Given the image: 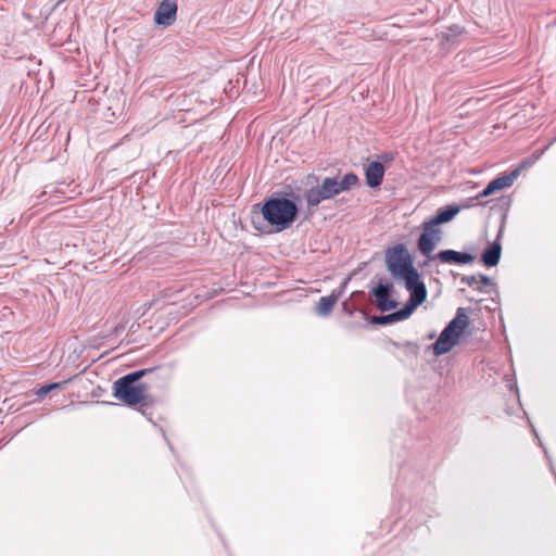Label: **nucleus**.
Here are the masks:
<instances>
[{
    "label": "nucleus",
    "mask_w": 556,
    "mask_h": 556,
    "mask_svg": "<svg viewBox=\"0 0 556 556\" xmlns=\"http://www.w3.org/2000/svg\"><path fill=\"white\" fill-rule=\"evenodd\" d=\"M493 194V191L486 186L475 199L486 198Z\"/></svg>",
    "instance_id": "20"
},
{
    "label": "nucleus",
    "mask_w": 556,
    "mask_h": 556,
    "mask_svg": "<svg viewBox=\"0 0 556 556\" xmlns=\"http://www.w3.org/2000/svg\"><path fill=\"white\" fill-rule=\"evenodd\" d=\"M518 175H519V169H515L511 173H509L508 175H503V176L496 177L495 179L491 180L488 184V187L490 188V190L493 191V193L495 191L508 188L514 184V181L518 177Z\"/></svg>",
    "instance_id": "14"
},
{
    "label": "nucleus",
    "mask_w": 556,
    "mask_h": 556,
    "mask_svg": "<svg viewBox=\"0 0 556 556\" xmlns=\"http://www.w3.org/2000/svg\"><path fill=\"white\" fill-rule=\"evenodd\" d=\"M432 260L438 258L442 263L446 264H468L475 261V256L465 252H458L455 250H442L431 257Z\"/></svg>",
    "instance_id": "10"
},
{
    "label": "nucleus",
    "mask_w": 556,
    "mask_h": 556,
    "mask_svg": "<svg viewBox=\"0 0 556 556\" xmlns=\"http://www.w3.org/2000/svg\"><path fill=\"white\" fill-rule=\"evenodd\" d=\"M339 295L332 292L330 295L321 296L318 303V306L316 308V312L320 316H328L336 303L338 302Z\"/></svg>",
    "instance_id": "15"
},
{
    "label": "nucleus",
    "mask_w": 556,
    "mask_h": 556,
    "mask_svg": "<svg viewBox=\"0 0 556 556\" xmlns=\"http://www.w3.org/2000/svg\"><path fill=\"white\" fill-rule=\"evenodd\" d=\"M459 212V206L447 205L437 211L435 215L428 219L433 225L440 226L441 224L451 222Z\"/></svg>",
    "instance_id": "13"
},
{
    "label": "nucleus",
    "mask_w": 556,
    "mask_h": 556,
    "mask_svg": "<svg viewBox=\"0 0 556 556\" xmlns=\"http://www.w3.org/2000/svg\"><path fill=\"white\" fill-rule=\"evenodd\" d=\"M393 285L391 282L379 283L371 290V294L376 299L378 308L382 312L393 309L397 306L396 301L391 299Z\"/></svg>",
    "instance_id": "9"
},
{
    "label": "nucleus",
    "mask_w": 556,
    "mask_h": 556,
    "mask_svg": "<svg viewBox=\"0 0 556 556\" xmlns=\"http://www.w3.org/2000/svg\"><path fill=\"white\" fill-rule=\"evenodd\" d=\"M68 382V380H64V381H61V382H53V383H50L48 384V388L51 391L53 390H61L65 387V384Z\"/></svg>",
    "instance_id": "17"
},
{
    "label": "nucleus",
    "mask_w": 556,
    "mask_h": 556,
    "mask_svg": "<svg viewBox=\"0 0 556 556\" xmlns=\"http://www.w3.org/2000/svg\"><path fill=\"white\" fill-rule=\"evenodd\" d=\"M479 283H481L484 287L493 286L492 279L482 274L479 275Z\"/></svg>",
    "instance_id": "18"
},
{
    "label": "nucleus",
    "mask_w": 556,
    "mask_h": 556,
    "mask_svg": "<svg viewBox=\"0 0 556 556\" xmlns=\"http://www.w3.org/2000/svg\"><path fill=\"white\" fill-rule=\"evenodd\" d=\"M177 17V3L175 0H163L154 12V21L157 25L168 27Z\"/></svg>",
    "instance_id": "8"
},
{
    "label": "nucleus",
    "mask_w": 556,
    "mask_h": 556,
    "mask_svg": "<svg viewBox=\"0 0 556 556\" xmlns=\"http://www.w3.org/2000/svg\"><path fill=\"white\" fill-rule=\"evenodd\" d=\"M50 392L49 388H48V384L47 386H42L40 388H38L36 390V395L39 396V397H43L46 396L48 393Z\"/></svg>",
    "instance_id": "19"
},
{
    "label": "nucleus",
    "mask_w": 556,
    "mask_h": 556,
    "mask_svg": "<svg viewBox=\"0 0 556 556\" xmlns=\"http://www.w3.org/2000/svg\"><path fill=\"white\" fill-rule=\"evenodd\" d=\"M466 311V308L459 307L456 311V316L447 324L432 344L435 356L448 353L458 343L459 337L470 324Z\"/></svg>",
    "instance_id": "5"
},
{
    "label": "nucleus",
    "mask_w": 556,
    "mask_h": 556,
    "mask_svg": "<svg viewBox=\"0 0 556 556\" xmlns=\"http://www.w3.org/2000/svg\"><path fill=\"white\" fill-rule=\"evenodd\" d=\"M460 282L462 283H465L478 291H481V288L478 286L479 283V275L478 276H463L462 279H460Z\"/></svg>",
    "instance_id": "16"
},
{
    "label": "nucleus",
    "mask_w": 556,
    "mask_h": 556,
    "mask_svg": "<svg viewBox=\"0 0 556 556\" xmlns=\"http://www.w3.org/2000/svg\"><path fill=\"white\" fill-rule=\"evenodd\" d=\"M386 264L390 274L405 281L409 295L427 299V288L413 265V258L403 243H397L386 251Z\"/></svg>",
    "instance_id": "1"
},
{
    "label": "nucleus",
    "mask_w": 556,
    "mask_h": 556,
    "mask_svg": "<svg viewBox=\"0 0 556 556\" xmlns=\"http://www.w3.org/2000/svg\"><path fill=\"white\" fill-rule=\"evenodd\" d=\"M425 301L426 299L409 295L407 303L401 309L388 315L374 316L371 318V323L375 325H389L395 321L404 320L408 318L414 313V311Z\"/></svg>",
    "instance_id": "7"
},
{
    "label": "nucleus",
    "mask_w": 556,
    "mask_h": 556,
    "mask_svg": "<svg viewBox=\"0 0 556 556\" xmlns=\"http://www.w3.org/2000/svg\"><path fill=\"white\" fill-rule=\"evenodd\" d=\"M358 185V177L354 173H348L342 178L339 176L327 177L321 184L315 188H311L305 192V199L309 207H315L325 200H329L349 191Z\"/></svg>",
    "instance_id": "3"
},
{
    "label": "nucleus",
    "mask_w": 556,
    "mask_h": 556,
    "mask_svg": "<svg viewBox=\"0 0 556 556\" xmlns=\"http://www.w3.org/2000/svg\"><path fill=\"white\" fill-rule=\"evenodd\" d=\"M298 214L296 203L287 198L270 197L262 206L264 219L278 230L289 228L296 220Z\"/></svg>",
    "instance_id": "4"
},
{
    "label": "nucleus",
    "mask_w": 556,
    "mask_h": 556,
    "mask_svg": "<svg viewBox=\"0 0 556 556\" xmlns=\"http://www.w3.org/2000/svg\"><path fill=\"white\" fill-rule=\"evenodd\" d=\"M156 368H144L129 372L113 383V395L129 407L139 405L144 413L156 403V399L148 392V384L140 382L144 376L152 374Z\"/></svg>",
    "instance_id": "2"
},
{
    "label": "nucleus",
    "mask_w": 556,
    "mask_h": 556,
    "mask_svg": "<svg viewBox=\"0 0 556 556\" xmlns=\"http://www.w3.org/2000/svg\"><path fill=\"white\" fill-rule=\"evenodd\" d=\"M384 166L379 161H372L365 167L366 182L370 188H378L382 184Z\"/></svg>",
    "instance_id": "11"
},
{
    "label": "nucleus",
    "mask_w": 556,
    "mask_h": 556,
    "mask_svg": "<svg viewBox=\"0 0 556 556\" xmlns=\"http://www.w3.org/2000/svg\"><path fill=\"white\" fill-rule=\"evenodd\" d=\"M503 232V227H501L496 240L485 249L481 255V261L488 267L496 266L501 258L502 245H501V237Z\"/></svg>",
    "instance_id": "12"
},
{
    "label": "nucleus",
    "mask_w": 556,
    "mask_h": 556,
    "mask_svg": "<svg viewBox=\"0 0 556 556\" xmlns=\"http://www.w3.org/2000/svg\"><path fill=\"white\" fill-rule=\"evenodd\" d=\"M422 232L420 233L417 247L419 252L427 257H432L431 253L442 240V230L439 226L433 225L429 220H425L421 225Z\"/></svg>",
    "instance_id": "6"
}]
</instances>
